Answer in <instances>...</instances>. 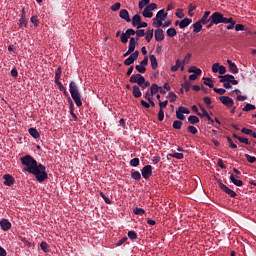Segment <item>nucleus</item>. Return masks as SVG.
<instances>
[{
  "mask_svg": "<svg viewBox=\"0 0 256 256\" xmlns=\"http://www.w3.org/2000/svg\"><path fill=\"white\" fill-rule=\"evenodd\" d=\"M188 132L191 133L192 135H197L199 133V130L195 126H188Z\"/></svg>",
  "mask_w": 256,
  "mask_h": 256,
  "instance_id": "obj_46",
  "label": "nucleus"
},
{
  "mask_svg": "<svg viewBox=\"0 0 256 256\" xmlns=\"http://www.w3.org/2000/svg\"><path fill=\"white\" fill-rule=\"evenodd\" d=\"M155 41H164L165 39V33L163 32V29L157 28L154 32Z\"/></svg>",
  "mask_w": 256,
  "mask_h": 256,
  "instance_id": "obj_10",
  "label": "nucleus"
},
{
  "mask_svg": "<svg viewBox=\"0 0 256 256\" xmlns=\"http://www.w3.org/2000/svg\"><path fill=\"white\" fill-rule=\"evenodd\" d=\"M125 34L128 36L129 39H131V35H135L136 32L132 28H129L126 30Z\"/></svg>",
  "mask_w": 256,
  "mask_h": 256,
  "instance_id": "obj_61",
  "label": "nucleus"
},
{
  "mask_svg": "<svg viewBox=\"0 0 256 256\" xmlns=\"http://www.w3.org/2000/svg\"><path fill=\"white\" fill-rule=\"evenodd\" d=\"M120 41H121V43H124V44L128 43L129 36L127 34H125V33H122L121 36H120Z\"/></svg>",
  "mask_w": 256,
  "mask_h": 256,
  "instance_id": "obj_50",
  "label": "nucleus"
},
{
  "mask_svg": "<svg viewBox=\"0 0 256 256\" xmlns=\"http://www.w3.org/2000/svg\"><path fill=\"white\" fill-rule=\"evenodd\" d=\"M153 29H148L144 35L147 43H151V39H153Z\"/></svg>",
  "mask_w": 256,
  "mask_h": 256,
  "instance_id": "obj_25",
  "label": "nucleus"
},
{
  "mask_svg": "<svg viewBox=\"0 0 256 256\" xmlns=\"http://www.w3.org/2000/svg\"><path fill=\"white\" fill-rule=\"evenodd\" d=\"M111 11H119L121 9V3L117 2L110 7Z\"/></svg>",
  "mask_w": 256,
  "mask_h": 256,
  "instance_id": "obj_56",
  "label": "nucleus"
},
{
  "mask_svg": "<svg viewBox=\"0 0 256 256\" xmlns=\"http://www.w3.org/2000/svg\"><path fill=\"white\" fill-rule=\"evenodd\" d=\"M227 64L229 66V69H230L231 73H233V74L239 73V69L237 68V65L233 61L228 59Z\"/></svg>",
  "mask_w": 256,
  "mask_h": 256,
  "instance_id": "obj_15",
  "label": "nucleus"
},
{
  "mask_svg": "<svg viewBox=\"0 0 256 256\" xmlns=\"http://www.w3.org/2000/svg\"><path fill=\"white\" fill-rule=\"evenodd\" d=\"M20 241H22V243H24V245L26 247H28L29 249H31V247H33V244L31 242H29V240H27V238H25V237H20Z\"/></svg>",
  "mask_w": 256,
  "mask_h": 256,
  "instance_id": "obj_40",
  "label": "nucleus"
},
{
  "mask_svg": "<svg viewBox=\"0 0 256 256\" xmlns=\"http://www.w3.org/2000/svg\"><path fill=\"white\" fill-rule=\"evenodd\" d=\"M3 179L4 185H6V187H11V185H15V178H13L11 174H5L3 176Z\"/></svg>",
  "mask_w": 256,
  "mask_h": 256,
  "instance_id": "obj_9",
  "label": "nucleus"
},
{
  "mask_svg": "<svg viewBox=\"0 0 256 256\" xmlns=\"http://www.w3.org/2000/svg\"><path fill=\"white\" fill-rule=\"evenodd\" d=\"M210 19L212 20V23H215V25H219V23H224L225 17L221 12H214Z\"/></svg>",
  "mask_w": 256,
  "mask_h": 256,
  "instance_id": "obj_4",
  "label": "nucleus"
},
{
  "mask_svg": "<svg viewBox=\"0 0 256 256\" xmlns=\"http://www.w3.org/2000/svg\"><path fill=\"white\" fill-rule=\"evenodd\" d=\"M132 95L133 97H135V99H139V97H141V88H139V86L134 85L133 86V90H132Z\"/></svg>",
  "mask_w": 256,
  "mask_h": 256,
  "instance_id": "obj_20",
  "label": "nucleus"
},
{
  "mask_svg": "<svg viewBox=\"0 0 256 256\" xmlns=\"http://www.w3.org/2000/svg\"><path fill=\"white\" fill-rule=\"evenodd\" d=\"M227 141L229 143L230 149H237V144L233 143V140L231 139V137H227Z\"/></svg>",
  "mask_w": 256,
  "mask_h": 256,
  "instance_id": "obj_55",
  "label": "nucleus"
},
{
  "mask_svg": "<svg viewBox=\"0 0 256 256\" xmlns=\"http://www.w3.org/2000/svg\"><path fill=\"white\" fill-rule=\"evenodd\" d=\"M137 59H139V50H136L126 60H124V65L129 67V65H133Z\"/></svg>",
  "mask_w": 256,
  "mask_h": 256,
  "instance_id": "obj_5",
  "label": "nucleus"
},
{
  "mask_svg": "<svg viewBox=\"0 0 256 256\" xmlns=\"http://www.w3.org/2000/svg\"><path fill=\"white\" fill-rule=\"evenodd\" d=\"M0 227L2 231H9V229H11V222L7 219H3L0 221Z\"/></svg>",
  "mask_w": 256,
  "mask_h": 256,
  "instance_id": "obj_12",
  "label": "nucleus"
},
{
  "mask_svg": "<svg viewBox=\"0 0 256 256\" xmlns=\"http://www.w3.org/2000/svg\"><path fill=\"white\" fill-rule=\"evenodd\" d=\"M203 81H204V85H206L210 89H213L215 87V85L213 84V80H211V78H205L204 77Z\"/></svg>",
  "mask_w": 256,
  "mask_h": 256,
  "instance_id": "obj_30",
  "label": "nucleus"
},
{
  "mask_svg": "<svg viewBox=\"0 0 256 256\" xmlns=\"http://www.w3.org/2000/svg\"><path fill=\"white\" fill-rule=\"evenodd\" d=\"M40 247L42 249V251H44V253H49V244H47V242H42L40 244Z\"/></svg>",
  "mask_w": 256,
  "mask_h": 256,
  "instance_id": "obj_42",
  "label": "nucleus"
},
{
  "mask_svg": "<svg viewBox=\"0 0 256 256\" xmlns=\"http://www.w3.org/2000/svg\"><path fill=\"white\" fill-rule=\"evenodd\" d=\"M143 17H146L147 19H151L153 17V12L149 11L147 8H145L142 12Z\"/></svg>",
  "mask_w": 256,
  "mask_h": 256,
  "instance_id": "obj_38",
  "label": "nucleus"
},
{
  "mask_svg": "<svg viewBox=\"0 0 256 256\" xmlns=\"http://www.w3.org/2000/svg\"><path fill=\"white\" fill-rule=\"evenodd\" d=\"M219 188L221 189V191H223L224 193H226V195H228L229 197H237V193L235 191H233L232 189H230L229 187H227V185L223 184L222 182H219Z\"/></svg>",
  "mask_w": 256,
  "mask_h": 256,
  "instance_id": "obj_6",
  "label": "nucleus"
},
{
  "mask_svg": "<svg viewBox=\"0 0 256 256\" xmlns=\"http://www.w3.org/2000/svg\"><path fill=\"white\" fill-rule=\"evenodd\" d=\"M136 45H137V40L134 37L130 38L128 51L130 53H133L135 51Z\"/></svg>",
  "mask_w": 256,
  "mask_h": 256,
  "instance_id": "obj_17",
  "label": "nucleus"
},
{
  "mask_svg": "<svg viewBox=\"0 0 256 256\" xmlns=\"http://www.w3.org/2000/svg\"><path fill=\"white\" fill-rule=\"evenodd\" d=\"M131 177L134 179V181H141V172L140 171H134L131 172Z\"/></svg>",
  "mask_w": 256,
  "mask_h": 256,
  "instance_id": "obj_28",
  "label": "nucleus"
},
{
  "mask_svg": "<svg viewBox=\"0 0 256 256\" xmlns=\"http://www.w3.org/2000/svg\"><path fill=\"white\" fill-rule=\"evenodd\" d=\"M119 17L120 19H123L127 23H131V17H129V11H127L126 9L120 10Z\"/></svg>",
  "mask_w": 256,
  "mask_h": 256,
  "instance_id": "obj_11",
  "label": "nucleus"
},
{
  "mask_svg": "<svg viewBox=\"0 0 256 256\" xmlns=\"http://www.w3.org/2000/svg\"><path fill=\"white\" fill-rule=\"evenodd\" d=\"M20 27H27V19L25 18V15H22L20 20Z\"/></svg>",
  "mask_w": 256,
  "mask_h": 256,
  "instance_id": "obj_53",
  "label": "nucleus"
},
{
  "mask_svg": "<svg viewBox=\"0 0 256 256\" xmlns=\"http://www.w3.org/2000/svg\"><path fill=\"white\" fill-rule=\"evenodd\" d=\"M159 85L157 84H152L150 87V95L151 97H155V95H157V93H159Z\"/></svg>",
  "mask_w": 256,
  "mask_h": 256,
  "instance_id": "obj_23",
  "label": "nucleus"
},
{
  "mask_svg": "<svg viewBox=\"0 0 256 256\" xmlns=\"http://www.w3.org/2000/svg\"><path fill=\"white\" fill-rule=\"evenodd\" d=\"M31 23H33L34 27H39V17L32 16L30 18Z\"/></svg>",
  "mask_w": 256,
  "mask_h": 256,
  "instance_id": "obj_45",
  "label": "nucleus"
},
{
  "mask_svg": "<svg viewBox=\"0 0 256 256\" xmlns=\"http://www.w3.org/2000/svg\"><path fill=\"white\" fill-rule=\"evenodd\" d=\"M152 21H153V23H152L153 27H156L158 29H159V27H163V21L160 20L159 18L155 17L152 19Z\"/></svg>",
  "mask_w": 256,
  "mask_h": 256,
  "instance_id": "obj_27",
  "label": "nucleus"
},
{
  "mask_svg": "<svg viewBox=\"0 0 256 256\" xmlns=\"http://www.w3.org/2000/svg\"><path fill=\"white\" fill-rule=\"evenodd\" d=\"M128 237L131 239V241H137V232L136 231H128Z\"/></svg>",
  "mask_w": 256,
  "mask_h": 256,
  "instance_id": "obj_35",
  "label": "nucleus"
},
{
  "mask_svg": "<svg viewBox=\"0 0 256 256\" xmlns=\"http://www.w3.org/2000/svg\"><path fill=\"white\" fill-rule=\"evenodd\" d=\"M244 157H246L248 163H255L256 162L255 156H251L249 154H245Z\"/></svg>",
  "mask_w": 256,
  "mask_h": 256,
  "instance_id": "obj_54",
  "label": "nucleus"
},
{
  "mask_svg": "<svg viewBox=\"0 0 256 256\" xmlns=\"http://www.w3.org/2000/svg\"><path fill=\"white\" fill-rule=\"evenodd\" d=\"M176 117L179 119V121H185V115H183V112L180 111V108L176 111Z\"/></svg>",
  "mask_w": 256,
  "mask_h": 256,
  "instance_id": "obj_41",
  "label": "nucleus"
},
{
  "mask_svg": "<svg viewBox=\"0 0 256 256\" xmlns=\"http://www.w3.org/2000/svg\"><path fill=\"white\" fill-rule=\"evenodd\" d=\"M149 3H151V0H141L139 2V9H143L146 5H149Z\"/></svg>",
  "mask_w": 256,
  "mask_h": 256,
  "instance_id": "obj_51",
  "label": "nucleus"
},
{
  "mask_svg": "<svg viewBox=\"0 0 256 256\" xmlns=\"http://www.w3.org/2000/svg\"><path fill=\"white\" fill-rule=\"evenodd\" d=\"M182 89H185L186 92H189V90L191 89V82L185 81V83L182 84Z\"/></svg>",
  "mask_w": 256,
  "mask_h": 256,
  "instance_id": "obj_49",
  "label": "nucleus"
},
{
  "mask_svg": "<svg viewBox=\"0 0 256 256\" xmlns=\"http://www.w3.org/2000/svg\"><path fill=\"white\" fill-rule=\"evenodd\" d=\"M165 119V112L163 109H160L158 112V121H163Z\"/></svg>",
  "mask_w": 256,
  "mask_h": 256,
  "instance_id": "obj_58",
  "label": "nucleus"
},
{
  "mask_svg": "<svg viewBox=\"0 0 256 256\" xmlns=\"http://www.w3.org/2000/svg\"><path fill=\"white\" fill-rule=\"evenodd\" d=\"M173 129H181L183 127V122L180 120H175L172 124Z\"/></svg>",
  "mask_w": 256,
  "mask_h": 256,
  "instance_id": "obj_39",
  "label": "nucleus"
},
{
  "mask_svg": "<svg viewBox=\"0 0 256 256\" xmlns=\"http://www.w3.org/2000/svg\"><path fill=\"white\" fill-rule=\"evenodd\" d=\"M220 83H231V85H239V81L235 80V76L231 74H226L219 76Z\"/></svg>",
  "mask_w": 256,
  "mask_h": 256,
  "instance_id": "obj_3",
  "label": "nucleus"
},
{
  "mask_svg": "<svg viewBox=\"0 0 256 256\" xmlns=\"http://www.w3.org/2000/svg\"><path fill=\"white\" fill-rule=\"evenodd\" d=\"M141 161L139 160V158H133L130 160V167H139Z\"/></svg>",
  "mask_w": 256,
  "mask_h": 256,
  "instance_id": "obj_31",
  "label": "nucleus"
},
{
  "mask_svg": "<svg viewBox=\"0 0 256 256\" xmlns=\"http://www.w3.org/2000/svg\"><path fill=\"white\" fill-rule=\"evenodd\" d=\"M168 37H175L177 35V30L175 28H168L166 31Z\"/></svg>",
  "mask_w": 256,
  "mask_h": 256,
  "instance_id": "obj_33",
  "label": "nucleus"
},
{
  "mask_svg": "<svg viewBox=\"0 0 256 256\" xmlns=\"http://www.w3.org/2000/svg\"><path fill=\"white\" fill-rule=\"evenodd\" d=\"M219 101L225 105V107L231 108L235 105V102L229 96H221L219 97Z\"/></svg>",
  "mask_w": 256,
  "mask_h": 256,
  "instance_id": "obj_8",
  "label": "nucleus"
},
{
  "mask_svg": "<svg viewBox=\"0 0 256 256\" xmlns=\"http://www.w3.org/2000/svg\"><path fill=\"white\" fill-rule=\"evenodd\" d=\"M140 37H145V30L140 29L136 31V40L139 41Z\"/></svg>",
  "mask_w": 256,
  "mask_h": 256,
  "instance_id": "obj_47",
  "label": "nucleus"
},
{
  "mask_svg": "<svg viewBox=\"0 0 256 256\" xmlns=\"http://www.w3.org/2000/svg\"><path fill=\"white\" fill-rule=\"evenodd\" d=\"M28 132L33 139H39V137H41V134H39V131L36 128H29Z\"/></svg>",
  "mask_w": 256,
  "mask_h": 256,
  "instance_id": "obj_19",
  "label": "nucleus"
},
{
  "mask_svg": "<svg viewBox=\"0 0 256 256\" xmlns=\"http://www.w3.org/2000/svg\"><path fill=\"white\" fill-rule=\"evenodd\" d=\"M191 61V53L186 54L184 60H183V65H187Z\"/></svg>",
  "mask_w": 256,
  "mask_h": 256,
  "instance_id": "obj_62",
  "label": "nucleus"
},
{
  "mask_svg": "<svg viewBox=\"0 0 256 256\" xmlns=\"http://www.w3.org/2000/svg\"><path fill=\"white\" fill-rule=\"evenodd\" d=\"M243 111L249 112L255 110V105L253 104H246L243 109Z\"/></svg>",
  "mask_w": 256,
  "mask_h": 256,
  "instance_id": "obj_44",
  "label": "nucleus"
},
{
  "mask_svg": "<svg viewBox=\"0 0 256 256\" xmlns=\"http://www.w3.org/2000/svg\"><path fill=\"white\" fill-rule=\"evenodd\" d=\"M203 29V22L198 20L196 23L193 24V33H200Z\"/></svg>",
  "mask_w": 256,
  "mask_h": 256,
  "instance_id": "obj_18",
  "label": "nucleus"
},
{
  "mask_svg": "<svg viewBox=\"0 0 256 256\" xmlns=\"http://www.w3.org/2000/svg\"><path fill=\"white\" fill-rule=\"evenodd\" d=\"M241 133H244V135H252L253 130L248 129V128H242Z\"/></svg>",
  "mask_w": 256,
  "mask_h": 256,
  "instance_id": "obj_63",
  "label": "nucleus"
},
{
  "mask_svg": "<svg viewBox=\"0 0 256 256\" xmlns=\"http://www.w3.org/2000/svg\"><path fill=\"white\" fill-rule=\"evenodd\" d=\"M167 12H165V9H161L157 12L156 18L159 19L160 21H165L167 19Z\"/></svg>",
  "mask_w": 256,
  "mask_h": 256,
  "instance_id": "obj_16",
  "label": "nucleus"
},
{
  "mask_svg": "<svg viewBox=\"0 0 256 256\" xmlns=\"http://www.w3.org/2000/svg\"><path fill=\"white\" fill-rule=\"evenodd\" d=\"M149 59L151 62L152 69H157V67H159V62H157V57H155V55H150Z\"/></svg>",
  "mask_w": 256,
  "mask_h": 256,
  "instance_id": "obj_22",
  "label": "nucleus"
},
{
  "mask_svg": "<svg viewBox=\"0 0 256 256\" xmlns=\"http://www.w3.org/2000/svg\"><path fill=\"white\" fill-rule=\"evenodd\" d=\"M167 99H170V103H175V101H177V94L170 92L167 95Z\"/></svg>",
  "mask_w": 256,
  "mask_h": 256,
  "instance_id": "obj_36",
  "label": "nucleus"
},
{
  "mask_svg": "<svg viewBox=\"0 0 256 256\" xmlns=\"http://www.w3.org/2000/svg\"><path fill=\"white\" fill-rule=\"evenodd\" d=\"M230 180L232 181V183L234 185H236V187H243V181L242 180H237V178H235L234 174L230 175Z\"/></svg>",
  "mask_w": 256,
  "mask_h": 256,
  "instance_id": "obj_24",
  "label": "nucleus"
},
{
  "mask_svg": "<svg viewBox=\"0 0 256 256\" xmlns=\"http://www.w3.org/2000/svg\"><path fill=\"white\" fill-rule=\"evenodd\" d=\"M141 174L144 179H149L153 175V166L146 165L141 169Z\"/></svg>",
  "mask_w": 256,
  "mask_h": 256,
  "instance_id": "obj_7",
  "label": "nucleus"
},
{
  "mask_svg": "<svg viewBox=\"0 0 256 256\" xmlns=\"http://www.w3.org/2000/svg\"><path fill=\"white\" fill-rule=\"evenodd\" d=\"M132 27H138L139 23H141V15L136 14L132 17Z\"/></svg>",
  "mask_w": 256,
  "mask_h": 256,
  "instance_id": "obj_21",
  "label": "nucleus"
},
{
  "mask_svg": "<svg viewBox=\"0 0 256 256\" xmlns=\"http://www.w3.org/2000/svg\"><path fill=\"white\" fill-rule=\"evenodd\" d=\"M22 165L26 166L23 171H27L31 175L36 177L38 183H43V181H47L49 179V175L47 174V168L43 164H38L37 160L33 158L31 155H26L20 158Z\"/></svg>",
  "mask_w": 256,
  "mask_h": 256,
  "instance_id": "obj_1",
  "label": "nucleus"
},
{
  "mask_svg": "<svg viewBox=\"0 0 256 256\" xmlns=\"http://www.w3.org/2000/svg\"><path fill=\"white\" fill-rule=\"evenodd\" d=\"M189 73H194V75H201V69L197 68V66H192L188 69Z\"/></svg>",
  "mask_w": 256,
  "mask_h": 256,
  "instance_id": "obj_29",
  "label": "nucleus"
},
{
  "mask_svg": "<svg viewBox=\"0 0 256 256\" xmlns=\"http://www.w3.org/2000/svg\"><path fill=\"white\" fill-rule=\"evenodd\" d=\"M170 157H174L175 159H183L184 155L183 153H178V152H175L173 154H169Z\"/></svg>",
  "mask_w": 256,
  "mask_h": 256,
  "instance_id": "obj_57",
  "label": "nucleus"
},
{
  "mask_svg": "<svg viewBox=\"0 0 256 256\" xmlns=\"http://www.w3.org/2000/svg\"><path fill=\"white\" fill-rule=\"evenodd\" d=\"M219 67H220V64L219 63H214L212 65V71L213 73H219Z\"/></svg>",
  "mask_w": 256,
  "mask_h": 256,
  "instance_id": "obj_64",
  "label": "nucleus"
},
{
  "mask_svg": "<svg viewBox=\"0 0 256 256\" xmlns=\"http://www.w3.org/2000/svg\"><path fill=\"white\" fill-rule=\"evenodd\" d=\"M188 122L190 123V125H197V123H199V117L191 115L188 117Z\"/></svg>",
  "mask_w": 256,
  "mask_h": 256,
  "instance_id": "obj_26",
  "label": "nucleus"
},
{
  "mask_svg": "<svg viewBox=\"0 0 256 256\" xmlns=\"http://www.w3.org/2000/svg\"><path fill=\"white\" fill-rule=\"evenodd\" d=\"M190 23H193V19H191V18H184L183 20L180 21L179 27L181 29H185V27H189Z\"/></svg>",
  "mask_w": 256,
  "mask_h": 256,
  "instance_id": "obj_14",
  "label": "nucleus"
},
{
  "mask_svg": "<svg viewBox=\"0 0 256 256\" xmlns=\"http://www.w3.org/2000/svg\"><path fill=\"white\" fill-rule=\"evenodd\" d=\"M134 215H145V210L143 208L135 207L133 208Z\"/></svg>",
  "mask_w": 256,
  "mask_h": 256,
  "instance_id": "obj_34",
  "label": "nucleus"
},
{
  "mask_svg": "<svg viewBox=\"0 0 256 256\" xmlns=\"http://www.w3.org/2000/svg\"><path fill=\"white\" fill-rule=\"evenodd\" d=\"M176 17H178V19H183V17H185V14H183V10L182 9H178L175 13Z\"/></svg>",
  "mask_w": 256,
  "mask_h": 256,
  "instance_id": "obj_60",
  "label": "nucleus"
},
{
  "mask_svg": "<svg viewBox=\"0 0 256 256\" xmlns=\"http://www.w3.org/2000/svg\"><path fill=\"white\" fill-rule=\"evenodd\" d=\"M135 69L138 71V73H145V71H147V68L141 64L136 65Z\"/></svg>",
  "mask_w": 256,
  "mask_h": 256,
  "instance_id": "obj_43",
  "label": "nucleus"
},
{
  "mask_svg": "<svg viewBox=\"0 0 256 256\" xmlns=\"http://www.w3.org/2000/svg\"><path fill=\"white\" fill-rule=\"evenodd\" d=\"M146 9L148 10V11H155V9H157V4L156 3H151V4H149L148 6H146Z\"/></svg>",
  "mask_w": 256,
  "mask_h": 256,
  "instance_id": "obj_59",
  "label": "nucleus"
},
{
  "mask_svg": "<svg viewBox=\"0 0 256 256\" xmlns=\"http://www.w3.org/2000/svg\"><path fill=\"white\" fill-rule=\"evenodd\" d=\"M181 65H182L181 60H179V59L176 60V64L171 67V71H172L173 73H175V71H179V67H181Z\"/></svg>",
  "mask_w": 256,
  "mask_h": 256,
  "instance_id": "obj_37",
  "label": "nucleus"
},
{
  "mask_svg": "<svg viewBox=\"0 0 256 256\" xmlns=\"http://www.w3.org/2000/svg\"><path fill=\"white\" fill-rule=\"evenodd\" d=\"M214 93H218V95H225L227 93V90L223 88H213Z\"/></svg>",
  "mask_w": 256,
  "mask_h": 256,
  "instance_id": "obj_52",
  "label": "nucleus"
},
{
  "mask_svg": "<svg viewBox=\"0 0 256 256\" xmlns=\"http://www.w3.org/2000/svg\"><path fill=\"white\" fill-rule=\"evenodd\" d=\"M211 15V11L204 12L202 18L199 20L202 25H207L210 21L209 16Z\"/></svg>",
  "mask_w": 256,
  "mask_h": 256,
  "instance_id": "obj_13",
  "label": "nucleus"
},
{
  "mask_svg": "<svg viewBox=\"0 0 256 256\" xmlns=\"http://www.w3.org/2000/svg\"><path fill=\"white\" fill-rule=\"evenodd\" d=\"M139 77H141V74H133L130 77V83H137V85L139 84Z\"/></svg>",
  "mask_w": 256,
  "mask_h": 256,
  "instance_id": "obj_32",
  "label": "nucleus"
},
{
  "mask_svg": "<svg viewBox=\"0 0 256 256\" xmlns=\"http://www.w3.org/2000/svg\"><path fill=\"white\" fill-rule=\"evenodd\" d=\"M69 91L75 105L77 107H81L83 102L81 101V93H79V87L77 86V83L71 81L69 84Z\"/></svg>",
  "mask_w": 256,
  "mask_h": 256,
  "instance_id": "obj_2",
  "label": "nucleus"
},
{
  "mask_svg": "<svg viewBox=\"0 0 256 256\" xmlns=\"http://www.w3.org/2000/svg\"><path fill=\"white\" fill-rule=\"evenodd\" d=\"M100 197H102V199L105 201V203H107V205H111L113 203L111 201V199H109V197L105 196V194L103 192H100Z\"/></svg>",
  "mask_w": 256,
  "mask_h": 256,
  "instance_id": "obj_48",
  "label": "nucleus"
}]
</instances>
